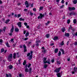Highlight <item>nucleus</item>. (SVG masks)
Segmentation results:
<instances>
[{
	"instance_id": "32",
	"label": "nucleus",
	"mask_w": 77,
	"mask_h": 77,
	"mask_svg": "<svg viewBox=\"0 0 77 77\" xmlns=\"http://www.w3.org/2000/svg\"><path fill=\"white\" fill-rule=\"evenodd\" d=\"M15 31L16 32H18L19 31V30L18 29V28H16L15 29Z\"/></svg>"
},
{
	"instance_id": "22",
	"label": "nucleus",
	"mask_w": 77,
	"mask_h": 77,
	"mask_svg": "<svg viewBox=\"0 0 77 77\" xmlns=\"http://www.w3.org/2000/svg\"><path fill=\"white\" fill-rule=\"evenodd\" d=\"M57 64H58V65H60V64L61 63V62L60 61H57Z\"/></svg>"
},
{
	"instance_id": "64",
	"label": "nucleus",
	"mask_w": 77,
	"mask_h": 77,
	"mask_svg": "<svg viewBox=\"0 0 77 77\" xmlns=\"http://www.w3.org/2000/svg\"><path fill=\"white\" fill-rule=\"evenodd\" d=\"M6 77H9V75H8L7 74H6Z\"/></svg>"
},
{
	"instance_id": "45",
	"label": "nucleus",
	"mask_w": 77,
	"mask_h": 77,
	"mask_svg": "<svg viewBox=\"0 0 77 77\" xmlns=\"http://www.w3.org/2000/svg\"><path fill=\"white\" fill-rule=\"evenodd\" d=\"M21 3L19 2L17 3V6H20V5H21Z\"/></svg>"
},
{
	"instance_id": "10",
	"label": "nucleus",
	"mask_w": 77,
	"mask_h": 77,
	"mask_svg": "<svg viewBox=\"0 0 77 77\" xmlns=\"http://www.w3.org/2000/svg\"><path fill=\"white\" fill-rule=\"evenodd\" d=\"M12 27L10 30V33H13V32H14V26H12Z\"/></svg>"
},
{
	"instance_id": "6",
	"label": "nucleus",
	"mask_w": 77,
	"mask_h": 77,
	"mask_svg": "<svg viewBox=\"0 0 77 77\" xmlns=\"http://www.w3.org/2000/svg\"><path fill=\"white\" fill-rule=\"evenodd\" d=\"M75 8L74 7H69V10L70 11L75 10Z\"/></svg>"
},
{
	"instance_id": "51",
	"label": "nucleus",
	"mask_w": 77,
	"mask_h": 77,
	"mask_svg": "<svg viewBox=\"0 0 77 77\" xmlns=\"http://www.w3.org/2000/svg\"><path fill=\"white\" fill-rule=\"evenodd\" d=\"M24 11H25V12H27V11H28V10L27 9H24Z\"/></svg>"
},
{
	"instance_id": "36",
	"label": "nucleus",
	"mask_w": 77,
	"mask_h": 77,
	"mask_svg": "<svg viewBox=\"0 0 77 77\" xmlns=\"http://www.w3.org/2000/svg\"><path fill=\"white\" fill-rule=\"evenodd\" d=\"M45 51L46 50L45 49L42 50V52H43L44 54H45Z\"/></svg>"
},
{
	"instance_id": "20",
	"label": "nucleus",
	"mask_w": 77,
	"mask_h": 77,
	"mask_svg": "<svg viewBox=\"0 0 77 77\" xmlns=\"http://www.w3.org/2000/svg\"><path fill=\"white\" fill-rule=\"evenodd\" d=\"M29 32H26V33L25 34L26 37H27L28 36H29Z\"/></svg>"
},
{
	"instance_id": "26",
	"label": "nucleus",
	"mask_w": 77,
	"mask_h": 77,
	"mask_svg": "<svg viewBox=\"0 0 77 77\" xmlns=\"http://www.w3.org/2000/svg\"><path fill=\"white\" fill-rule=\"evenodd\" d=\"M47 63H48V64H50V59H48V60L46 61Z\"/></svg>"
},
{
	"instance_id": "38",
	"label": "nucleus",
	"mask_w": 77,
	"mask_h": 77,
	"mask_svg": "<svg viewBox=\"0 0 77 77\" xmlns=\"http://www.w3.org/2000/svg\"><path fill=\"white\" fill-rule=\"evenodd\" d=\"M60 45H64V43H63V41L60 44Z\"/></svg>"
},
{
	"instance_id": "9",
	"label": "nucleus",
	"mask_w": 77,
	"mask_h": 77,
	"mask_svg": "<svg viewBox=\"0 0 77 77\" xmlns=\"http://www.w3.org/2000/svg\"><path fill=\"white\" fill-rule=\"evenodd\" d=\"M13 68V66L12 65H10L7 66V68H8L9 69H12Z\"/></svg>"
},
{
	"instance_id": "18",
	"label": "nucleus",
	"mask_w": 77,
	"mask_h": 77,
	"mask_svg": "<svg viewBox=\"0 0 77 77\" xmlns=\"http://www.w3.org/2000/svg\"><path fill=\"white\" fill-rule=\"evenodd\" d=\"M61 31H62V32H64L65 31V28H62Z\"/></svg>"
},
{
	"instance_id": "23",
	"label": "nucleus",
	"mask_w": 77,
	"mask_h": 77,
	"mask_svg": "<svg viewBox=\"0 0 77 77\" xmlns=\"http://www.w3.org/2000/svg\"><path fill=\"white\" fill-rule=\"evenodd\" d=\"M10 21V20H9V19H8L6 20V21L5 22V23H6V24H8V22H9Z\"/></svg>"
},
{
	"instance_id": "16",
	"label": "nucleus",
	"mask_w": 77,
	"mask_h": 77,
	"mask_svg": "<svg viewBox=\"0 0 77 77\" xmlns=\"http://www.w3.org/2000/svg\"><path fill=\"white\" fill-rule=\"evenodd\" d=\"M73 3L74 4H77V0H74L73 1Z\"/></svg>"
},
{
	"instance_id": "39",
	"label": "nucleus",
	"mask_w": 77,
	"mask_h": 77,
	"mask_svg": "<svg viewBox=\"0 0 77 77\" xmlns=\"http://www.w3.org/2000/svg\"><path fill=\"white\" fill-rule=\"evenodd\" d=\"M16 44H14L13 45V47H14V48H15V45H16Z\"/></svg>"
},
{
	"instance_id": "60",
	"label": "nucleus",
	"mask_w": 77,
	"mask_h": 77,
	"mask_svg": "<svg viewBox=\"0 0 77 77\" xmlns=\"http://www.w3.org/2000/svg\"><path fill=\"white\" fill-rule=\"evenodd\" d=\"M9 77H12V74H9Z\"/></svg>"
},
{
	"instance_id": "27",
	"label": "nucleus",
	"mask_w": 77,
	"mask_h": 77,
	"mask_svg": "<svg viewBox=\"0 0 77 77\" xmlns=\"http://www.w3.org/2000/svg\"><path fill=\"white\" fill-rule=\"evenodd\" d=\"M4 51H5V50L3 48H2L1 50V53H3V52H4Z\"/></svg>"
},
{
	"instance_id": "53",
	"label": "nucleus",
	"mask_w": 77,
	"mask_h": 77,
	"mask_svg": "<svg viewBox=\"0 0 77 77\" xmlns=\"http://www.w3.org/2000/svg\"><path fill=\"white\" fill-rule=\"evenodd\" d=\"M51 62H52V63H53V62H54V59L52 60H51Z\"/></svg>"
},
{
	"instance_id": "63",
	"label": "nucleus",
	"mask_w": 77,
	"mask_h": 77,
	"mask_svg": "<svg viewBox=\"0 0 77 77\" xmlns=\"http://www.w3.org/2000/svg\"><path fill=\"white\" fill-rule=\"evenodd\" d=\"M19 77H22V74H20L19 75Z\"/></svg>"
},
{
	"instance_id": "55",
	"label": "nucleus",
	"mask_w": 77,
	"mask_h": 77,
	"mask_svg": "<svg viewBox=\"0 0 77 77\" xmlns=\"http://www.w3.org/2000/svg\"><path fill=\"white\" fill-rule=\"evenodd\" d=\"M72 32H74L75 30V29L74 28H73V29H72Z\"/></svg>"
},
{
	"instance_id": "35",
	"label": "nucleus",
	"mask_w": 77,
	"mask_h": 77,
	"mask_svg": "<svg viewBox=\"0 0 77 77\" xmlns=\"http://www.w3.org/2000/svg\"><path fill=\"white\" fill-rule=\"evenodd\" d=\"M6 45L8 47H10V46H9V43H8V42H7L6 43Z\"/></svg>"
},
{
	"instance_id": "13",
	"label": "nucleus",
	"mask_w": 77,
	"mask_h": 77,
	"mask_svg": "<svg viewBox=\"0 0 77 77\" xmlns=\"http://www.w3.org/2000/svg\"><path fill=\"white\" fill-rule=\"evenodd\" d=\"M76 14H75V13H69V15H76Z\"/></svg>"
},
{
	"instance_id": "42",
	"label": "nucleus",
	"mask_w": 77,
	"mask_h": 77,
	"mask_svg": "<svg viewBox=\"0 0 77 77\" xmlns=\"http://www.w3.org/2000/svg\"><path fill=\"white\" fill-rule=\"evenodd\" d=\"M47 60V58H43V61H45Z\"/></svg>"
},
{
	"instance_id": "59",
	"label": "nucleus",
	"mask_w": 77,
	"mask_h": 77,
	"mask_svg": "<svg viewBox=\"0 0 77 77\" xmlns=\"http://www.w3.org/2000/svg\"><path fill=\"white\" fill-rule=\"evenodd\" d=\"M75 45H77V42H75L74 43Z\"/></svg>"
},
{
	"instance_id": "25",
	"label": "nucleus",
	"mask_w": 77,
	"mask_h": 77,
	"mask_svg": "<svg viewBox=\"0 0 77 77\" xmlns=\"http://www.w3.org/2000/svg\"><path fill=\"white\" fill-rule=\"evenodd\" d=\"M13 58L14 59H15L16 58V53H14L13 54Z\"/></svg>"
},
{
	"instance_id": "29",
	"label": "nucleus",
	"mask_w": 77,
	"mask_h": 77,
	"mask_svg": "<svg viewBox=\"0 0 77 77\" xmlns=\"http://www.w3.org/2000/svg\"><path fill=\"white\" fill-rule=\"evenodd\" d=\"M42 9H43V7L41 6L40 7L39 11H40L42 10Z\"/></svg>"
},
{
	"instance_id": "61",
	"label": "nucleus",
	"mask_w": 77,
	"mask_h": 77,
	"mask_svg": "<svg viewBox=\"0 0 77 77\" xmlns=\"http://www.w3.org/2000/svg\"><path fill=\"white\" fill-rule=\"evenodd\" d=\"M24 25H25V26H27V23H24Z\"/></svg>"
},
{
	"instance_id": "43",
	"label": "nucleus",
	"mask_w": 77,
	"mask_h": 77,
	"mask_svg": "<svg viewBox=\"0 0 77 77\" xmlns=\"http://www.w3.org/2000/svg\"><path fill=\"white\" fill-rule=\"evenodd\" d=\"M40 40H38H38H37L36 41V43H39V42H40Z\"/></svg>"
},
{
	"instance_id": "33",
	"label": "nucleus",
	"mask_w": 77,
	"mask_h": 77,
	"mask_svg": "<svg viewBox=\"0 0 77 77\" xmlns=\"http://www.w3.org/2000/svg\"><path fill=\"white\" fill-rule=\"evenodd\" d=\"M61 56V52H60V51H59L58 54V56Z\"/></svg>"
},
{
	"instance_id": "56",
	"label": "nucleus",
	"mask_w": 77,
	"mask_h": 77,
	"mask_svg": "<svg viewBox=\"0 0 77 77\" xmlns=\"http://www.w3.org/2000/svg\"><path fill=\"white\" fill-rule=\"evenodd\" d=\"M30 66H31V64H29L28 66V67L30 68Z\"/></svg>"
},
{
	"instance_id": "24",
	"label": "nucleus",
	"mask_w": 77,
	"mask_h": 77,
	"mask_svg": "<svg viewBox=\"0 0 77 77\" xmlns=\"http://www.w3.org/2000/svg\"><path fill=\"white\" fill-rule=\"evenodd\" d=\"M73 22L74 24H76L77 23V20L75 19L73 20Z\"/></svg>"
},
{
	"instance_id": "14",
	"label": "nucleus",
	"mask_w": 77,
	"mask_h": 77,
	"mask_svg": "<svg viewBox=\"0 0 77 77\" xmlns=\"http://www.w3.org/2000/svg\"><path fill=\"white\" fill-rule=\"evenodd\" d=\"M53 39L54 41H55L56 40H57L58 39V37H57V36H55L54 37Z\"/></svg>"
},
{
	"instance_id": "58",
	"label": "nucleus",
	"mask_w": 77,
	"mask_h": 77,
	"mask_svg": "<svg viewBox=\"0 0 77 77\" xmlns=\"http://www.w3.org/2000/svg\"><path fill=\"white\" fill-rule=\"evenodd\" d=\"M30 53H28L27 54V56H30Z\"/></svg>"
},
{
	"instance_id": "17",
	"label": "nucleus",
	"mask_w": 77,
	"mask_h": 77,
	"mask_svg": "<svg viewBox=\"0 0 77 77\" xmlns=\"http://www.w3.org/2000/svg\"><path fill=\"white\" fill-rule=\"evenodd\" d=\"M57 52H58V49L57 48L55 49L54 53H57Z\"/></svg>"
},
{
	"instance_id": "62",
	"label": "nucleus",
	"mask_w": 77,
	"mask_h": 77,
	"mask_svg": "<svg viewBox=\"0 0 77 77\" xmlns=\"http://www.w3.org/2000/svg\"><path fill=\"white\" fill-rule=\"evenodd\" d=\"M25 68H27V64H26L25 65Z\"/></svg>"
},
{
	"instance_id": "12",
	"label": "nucleus",
	"mask_w": 77,
	"mask_h": 77,
	"mask_svg": "<svg viewBox=\"0 0 77 77\" xmlns=\"http://www.w3.org/2000/svg\"><path fill=\"white\" fill-rule=\"evenodd\" d=\"M65 36L66 37H68V36H69V33H66L65 34Z\"/></svg>"
},
{
	"instance_id": "5",
	"label": "nucleus",
	"mask_w": 77,
	"mask_h": 77,
	"mask_svg": "<svg viewBox=\"0 0 77 77\" xmlns=\"http://www.w3.org/2000/svg\"><path fill=\"white\" fill-rule=\"evenodd\" d=\"M25 5H27L26 6V8H29V2H28V1H26Z\"/></svg>"
},
{
	"instance_id": "44",
	"label": "nucleus",
	"mask_w": 77,
	"mask_h": 77,
	"mask_svg": "<svg viewBox=\"0 0 77 77\" xmlns=\"http://www.w3.org/2000/svg\"><path fill=\"white\" fill-rule=\"evenodd\" d=\"M6 28L5 27H4V29H3V30H4V32L5 31V30H6Z\"/></svg>"
},
{
	"instance_id": "8",
	"label": "nucleus",
	"mask_w": 77,
	"mask_h": 77,
	"mask_svg": "<svg viewBox=\"0 0 77 77\" xmlns=\"http://www.w3.org/2000/svg\"><path fill=\"white\" fill-rule=\"evenodd\" d=\"M61 69V67H59L58 69H57L55 70V71L56 72H59L60 71V70Z\"/></svg>"
},
{
	"instance_id": "2",
	"label": "nucleus",
	"mask_w": 77,
	"mask_h": 77,
	"mask_svg": "<svg viewBox=\"0 0 77 77\" xmlns=\"http://www.w3.org/2000/svg\"><path fill=\"white\" fill-rule=\"evenodd\" d=\"M12 54H11L8 57V60L9 61V62H11L12 60Z\"/></svg>"
},
{
	"instance_id": "19",
	"label": "nucleus",
	"mask_w": 77,
	"mask_h": 77,
	"mask_svg": "<svg viewBox=\"0 0 77 77\" xmlns=\"http://www.w3.org/2000/svg\"><path fill=\"white\" fill-rule=\"evenodd\" d=\"M32 44V42H28V44H27V45L28 46L30 47V44Z\"/></svg>"
},
{
	"instance_id": "48",
	"label": "nucleus",
	"mask_w": 77,
	"mask_h": 77,
	"mask_svg": "<svg viewBox=\"0 0 77 77\" xmlns=\"http://www.w3.org/2000/svg\"><path fill=\"white\" fill-rule=\"evenodd\" d=\"M64 2H65V1H64V0H62L61 1V3H62V4H63Z\"/></svg>"
},
{
	"instance_id": "11",
	"label": "nucleus",
	"mask_w": 77,
	"mask_h": 77,
	"mask_svg": "<svg viewBox=\"0 0 77 77\" xmlns=\"http://www.w3.org/2000/svg\"><path fill=\"white\" fill-rule=\"evenodd\" d=\"M28 59L29 60H30L32 59V55H31L28 57Z\"/></svg>"
},
{
	"instance_id": "37",
	"label": "nucleus",
	"mask_w": 77,
	"mask_h": 77,
	"mask_svg": "<svg viewBox=\"0 0 77 77\" xmlns=\"http://www.w3.org/2000/svg\"><path fill=\"white\" fill-rule=\"evenodd\" d=\"M46 38H48L49 37H50V35L48 34H47L46 35Z\"/></svg>"
},
{
	"instance_id": "1",
	"label": "nucleus",
	"mask_w": 77,
	"mask_h": 77,
	"mask_svg": "<svg viewBox=\"0 0 77 77\" xmlns=\"http://www.w3.org/2000/svg\"><path fill=\"white\" fill-rule=\"evenodd\" d=\"M24 71H25V72H29V74H30L32 72V68L30 67L29 69L28 68H26L25 69Z\"/></svg>"
},
{
	"instance_id": "46",
	"label": "nucleus",
	"mask_w": 77,
	"mask_h": 77,
	"mask_svg": "<svg viewBox=\"0 0 77 77\" xmlns=\"http://www.w3.org/2000/svg\"><path fill=\"white\" fill-rule=\"evenodd\" d=\"M12 33L10 32V33H8V35L10 36H12Z\"/></svg>"
},
{
	"instance_id": "31",
	"label": "nucleus",
	"mask_w": 77,
	"mask_h": 77,
	"mask_svg": "<svg viewBox=\"0 0 77 77\" xmlns=\"http://www.w3.org/2000/svg\"><path fill=\"white\" fill-rule=\"evenodd\" d=\"M26 64V60H24V62L23 63V65L24 66Z\"/></svg>"
},
{
	"instance_id": "57",
	"label": "nucleus",
	"mask_w": 77,
	"mask_h": 77,
	"mask_svg": "<svg viewBox=\"0 0 77 77\" xmlns=\"http://www.w3.org/2000/svg\"><path fill=\"white\" fill-rule=\"evenodd\" d=\"M10 41L11 42H13L14 41V38H12L11 39Z\"/></svg>"
},
{
	"instance_id": "50",
	"label": "nucleus",
	"mask_w": 77,
	"mask_h": 77,
	"mask_svg": "<svg viewBox=\"0 0 77 77\" xmlns=\"http://www.w3.org/2000/svg\"><path fill=\"white\" fill-rule=\"evenodd\" d=\"M33 11H36V9L35 8H33Z\"/></svg>"
},
{
	"instance_id": "34",
	"label": "nucleus",
	"mask_w": 77,
	"mask_h": 77,
	"mask_svg": "<svg viewBox=\"0 0 77 77\" xmlns=\"http://www.w3.org/2000/svg\"><path fill=\"white\" fill-rule=\"evenodd\" d=\"M47 64H45L44 66V68H45V69H46V68H47Z\"/></svg>"
},
{
	"instance_id": "40",
	"label": "nucleus",
	"mask_w": 77,
	"mask_h": 77,
	"mask_svg": "<svg viewBox=\"0 0 77 77\" xmlns=\"http://www.w3.org/2000/svg\"><path fill=\"white\" fill-rule=\"evenodd\" d=\"M64 7V5H62L61 6H60V9H61V8H63Z\"/></svg>"
},
{
	"instance_id": "52",
	"label": "nucleus",
	"mask_w": 77,
	"mask_h": 77,
	"mask_svg": "<svg viewBox=\"0 0 77 77\" xmlns=\"http://www.w3.org/2000/svg\"><path fill=\"white\" fill-rule=\"evenodd\" d=\"M3 42V40L2 39H0V43H2Z\"/></svg>"
},
{
	"instance_id": "3",
	"label": "nucleus",
	"mask_w": 77,
	"mask_h": 77,
	"mask_svg": "<svg viewBox=\"0 0 77 77\" xmlns=\"http://www.w3.org/2000/svg\"><path fill=\"white\" fill-rule=\"evenodd\" d=\"M44 16H45V14H42L41 13L40 14L39 16H38V19H39L40 18V19H42L43 17H44Z\"/></svg>"
},
{
	"instance_id": "49",
	"label": "nucleus",
	"mask_w": 77,
	"mask_h": 77,
	"mask_svg": "<svg viewBox=\"0 0 77 77\" xmlns=\"http://www.w3.org/2000/svg\"><path fill=\"white\" fill-rule=\"evenodd\" d=\"M70 27H69V29H72V26H71V25H70Z\"/></svg>"
},
{
	"instance_id": "30",
	"label": "nucleus",
	"mask_w": 77,
	"mask_h": 77,
	"mask_svg": "<svg viewBox=\"0 0 77 77\" xmlns=\"http://www.w3.org/2000/svg\"><path fill=\"white\" fill-rule=\"evenodd\" d=\"M71 22V21L69 19L68 20H67V23H68V24H69V23Z\"/></svg>"
},
{
	"instance_id": "41",
	"label": "nucleus",
	"mask_w": 77,
	"mask_h": 77,
	"mask_svg": "<svg viewBox=\"0 0 77 77\" xmlns=\"http://www.w3.org/2000/svg\"><path fill=\"white\" fill-rule=\"evenodd\" d=\"M23 45H20L19 46L20 48H23Z\"/></svg>"
},
{
	"instance_id": "54",
	"label": "nucleus",
	"mask_w": 77,
	"mask_h": 77,
	"mask_svg": "<svg viewBox=\"0 0 77 77\" xmlns=\"http://www.w3.org/2000/svg\"><path fill=\"white\" fill-rule=\"evenodd\" d=\"M28 39V38H25L24 40V41H26Z\"/></svg>"
},
{
	"instance_id": "7",
	"label": "nucleus",
	"mask_w": 77,
	"mask_h": 77,
	"mask_svg": "<svg viewBox=\"0 0 77 77\" xmlns=\"http://www.w3.org/2000/svg\"><path fill=\"white\" fill-rule=\"evenodd\" d=\"M17 25H18V27H21L22 25H21V22H19L17 23Z\"/></svg>"
},
{
	"instance_id": "28",
	"label": "nucleus",
	"mask_w": 77,
	"mask_h": 77,
	"mask_svg": "<svg viewBox=\"0 0 77 77\" xmlns=\"http://www.w3.org/2000/svg\"><path fill=\"white\" fill-rule=\"evenodd\" d=\"M20 21H24V19L20 17L19 19Z\"/></svg>"
},
{
	"instance_id": "15",
	"label": "nucleus",
	"mask_w": 77,
	"mask_h": 77,
	"mask_svg": "<svg viewBox=\"0 0 77 77\" xmlns=\"http://www.w3.org/2000/svg\"><path fill=\"white\" fill-rule=\"evenodd\" d=\"M60 51H62V54H65V52H64V50H63V49H60Z\"/></svg>"
},
{
	"instance_id": "47",
	"label": "nucleus",
	"mask_w": 77,
	"mask_h": 77,
	"mask_svg": "<svg viewBox=\"0 0 77 77\" xmlns=\"http://www.w3.org/2000/svg\"><path fill=\"white\" fill-rule=\"evenodd\" d=\"M20 17H21V15L20 14H17V18H19Z\"/></svg>"
},
{
	"instance_id": "4",
	"label": "nucleus",
	"mask_w": 77,
	"mask_h": 77,
	"mask_svg": "<svg viewBox=\"0 0 77 77\" xmlns=\"http://www.w3.org/2000/svg\"><path fill=\"white\" fill-rule=\"evenodd\" d=\"M23 47L24 48V49H23L24 53H25V52H26L27 48H26V45H23Z\"/></svg>"
},
{
	"instance_id": "21",
	"label": "nucleus",
	"mask_w": 77,
	"mask_h": 77,
	"mask_svg": "<svg viewBox=\"0 0 77 77\" xmlns=\"http://www.w3.org/2000/svg\"><path fill=\"white\" fill-rule=\"evenodd\" d=\"M58 77H61V76H60V73H58V74H56Z\"/></svg>"
}]
</instances>
